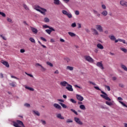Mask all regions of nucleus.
<instances>
[{
	"label": "nucleus",
	"mask_w": 127,
	"mask_h": 127,
	"mask_svg": "<svg viewBox=\"0 0 127 127\" xmlns=\"http://www.w3.org/2000/svg\"><path fill=\"white\" fill-rule=\"evenodd\" d=\"M101 14L104 15V16H107L108 15V11L107 10H104L102 13Z\"/></svg>",
	"instance_id": "5701e85b"
},
{
	"label": "nucleus",
	"mask_w": 127,
	"mask_h": 127,
	"mask_svg": "<svg viewBox=\"0 0 127 127\" xmlns=\"http://www.w3.org/2000/svg\"><path fill=\"white\" fill-rule=\"evenodd\" d=\"M96 28L97 30H98L99 32H103L104 30H103V27L100 25H96Z\"/></svg>",
	"instance_id": "39448f33"
},
{
	"label": "nucleus",
	"mask_w": 127,
	"mask_h": 127,
	"mask_svg": "<svg viewBox=\"0 0 127 127\" xmlns=\"http://www.w3.org/2000/svg\"><path fill=\"white\" fill-rule=\"evenodd\" d=\"M64 60L67 62V63H69V62H70V59H69V58H65Z\"/></svg>",
	"instance_id": "49530a36"
},
{
	"label": "nucleus",
	"mask_w": 127,
	"mask_h": 127,
	"mask_svg": "<svg viewBox=\"0 0 127 127\" xmlns=\"http://www.w3.org/2000/svg\"><path fill=\"white\" fill-rule=\"evenodd\" d=\"M11 78H14V79H16V80H19V78H18L16 76H14L13 75H11Z\"/></svg>",
	"instance_id": "13d9d810"
},
{
	"label": "nucleus",
	"mask_w": 127,
	"mask_h": 127,
	"mask_svg": "<svg viewBox=\"0 0 127 127\" xmlns=\"http://www.w3.org/2000/svg\"><path fill=\"white\" fill-rule=\"evenodd\" d=\"M105 88H107L108 91H111V87L108 85H105Z\"/></svg>",
	"instance_id": "603ef678"
},
{
	"label": "nucleus",
	"mask_w": 127,
	"mask_h": 127,
	"mask_svg": "<svg viewBox=\"0 0 127 127\" xmlns=\"http://www.w3.org/2000/svg\"><path fill=\"white\" fill-rule=\"evenodd\" d=\"M9 86H11V87H16V85L14 84V82H12L11 83H9Z\"/></svg>",
	"instance_id": "cd10ccee"
},
{
	"label": "nucleus",
	"mask_w": 127,
	"mask_h": 127,
	"mask_svg": "<svg viewBox=\"0 0 127 127\" xmlns=\"http://www.w3.org/2000/svg\"><path fill=\"white\" fill-rule=\"evenodd\" d=\"M66 124H69V123H73V121L71 119H67L66 121Z\"/></svg>",
	"instance_id": "a19ab883"
},
{
	"label": "nucleus",
	"mask_w": 127,
	"mask_h": 127,
	"mask_svg": "<svg viewBox=\"0 0 127 127\" xmlns=\"http://www.w3.org/2000/svg\"><path fill=\"white\" fill-rule=\"evenodd\" d=\"M88 83H90L92 85H93V86H96V83H95L94 82H93L92 81H89Z\"/></svg>",
	"instance_id": "680f3d73"
},
{
	"label": "nucleus",
	"mask_w": 127,
	"mask_h": 127,
	"mask_svg": "<svg viewBox=\"0 0 127 127\" xmlns=\"http://www.w3.org/2000/svg\"><path fill=\"white\" fill-rule=\"evenodd\" d=\"M20 52L21 53H24L25 52V50L24 49H21Z\"/></svg>",
	"instance_id": "e2e57ef3"
},
{
	"label": "nucleus",
	"mask_w": 127,
	"mask_h": 127,
	"mask_svg": "<svg viewBox=\"0 0 127 127\" xmlns=\"http://www.w3.org/2000/svg\"><path fill=\"white\" fill-rule=\"evenodd\" d=\"M101 93L103 94H101L100 96L103 98V99H105V100H106V101H111L112 100L111 98H110L109 97H108V94L106 93V92L101 91Z\"/></svg>",
	"instance_id": "f257e3e1"
},
{
	"label": "nucleus",
	"mask_w": 127,
	"mask_h": 127,
	"mask_svg": "<svg viewBox=\"0 0 127 127\" xmlns=\"http://www.w3.org/2000/svg\"><path fill=\"white\" fill-rule=\"evenodd\" d=\"M126 3V1L124 0H122L120 1V4L122 5L123 6H125V4Z\"/></svg>",
	"instance_id": "f704fd0d"
},
{
	"label": "nucleus",
	"mask_w": 127,
	"mask_h": 127,
	"mask_svg": "<svg viewBox=\"0 0 127 127\" xmlns=\"http://www.w3.org/2000/svg\"><path fill=\"white\" fill-rule=\"evenodd\" d=\"M41 122L42 125H46V121H44L43 120H41Z\"/></svg>",
	"instance_id": "8fccbe9b"
},
{
	"label": "nucleus",
	"mask_w": 127,
	"mask_h": 127,
	"mask_svg": "<svg viewBox=\"0 0 127 127\" xmlns=\"http://www.w3.org/2000/svg\"><path fill=\"white\" fill-rule=\"evenodd\" d=\"M77 25H78V28H81V27H82L81 25V24L80 23H77Z\"/></svg>",
	"instance_id": "338daca9"
},
{
	"label": "nucleus",
	"mask_w": 127,
	"mask_h": 127,
	"mask_svg": "<svg viewBox=\"0 0 127 127\" xmlns=\"http://www.w3.org/2000/svg\"><path fill=\"white\" fill-rule=\"evenodd\" d=\"M57 118H58V119H60V120H64V117L62 116L61 114H58L57 115Z\"/></svg>",
	"instance_id": "2eb2a0df"
},
{
	"label": "nucleus",
	"mask_w": 127,
	"mask_h": 127,
	"mask_svg": "<svg viewBox=\"0 0 127 127\" xmlns=\"http://www.w3.org/2000/svg\"><path fill=\"white\" fill-rule=\"evenodd\" d=\"M106 105H108V106H110V107H111V106H113V103L111 102L106 101Z\"/></svg>",
	"instance_id": "7c9ffc66"
},
{
	"label": "nucleus",
	"mask_w": 127,
	"mask_h": 127,
	"mask_svg": "<svg viewBox=\"0 0 127 127\" xmlns=\"http://www.w3.org/2000/svg\"><path fill=\"white\" fill-rule=\"evenodd\" d=\"M75 14H76V15H79V14H80V12L78 10H76L75 11Z\"/></svg>",
	"instance_id": "6e6d98bb"
},
{
	"label": "nucleus",
	"mask_w": 127,
	"mask_h": 127,
	"mask_svg": "<svg viewBox=\"0 0 127 127\" xmlns=\"http://www.w3.org/2000/svg\"><path fill=\"white\" fill-rule=\"evenodd\" d=\"M109 37L110 38L111 40L113 41H115V40L116 39V37H115L114 35L109 36Z\"/></svg>",
	"instance_id": "aec40b11"
},
{
	"label": "nucleus",
	"mask_w": 127,
	"mask_h": 127,
	"mask_svg": "<svg viewBox=\"0 0 127 127\" xmlns=\"http://www.w3.org/2000/svg\"><path fill=\"white\" fill-rule=\"evenodd\" d=\"M23 7L25 8V9H26V10H29V8H28V7L27 6V5H26V4H23Z\"/></svg>",
	"instance_id": "c85d7f7f"
},
{
	"label": "nucleus",
	"mask_w": 127,
	"mask_h": 127,
	"mask_svg": "<svg viewBox=\"0 0 127 127\" xmlns=\"http://www.w3.org/2000/svg\"><path fill=\"white\" fill-rule=\"evenodd\" d=\"M66 69H67L68 70H70V71H72V70L74 69V68L72 66H67L66 67Z\"/></svg>",
	"instance_id": "c756f323"
},
{
	"label": "nucleus",
	"mask_w": 127,
	"mask_h": 127,
	"mask_svg": "<svg viewBox=\"0 0 127 127\" xmlns=\"http://www.w3.org/2000/svg\"><path fill=\"white\" fill-rule=\"evenodd\" d=\"M54 3L55 4H57V5H59V4H60V0H54Z\"/></svg>",
	"instance_id": "6ab92c4d"
},
{
	"label": "nucleus",
	"mask_w": 127,
	"mask_h": 127,
	"mask_svg": "<svg viewBox=\"0 0 127 127\" xmlns=\"http://www.w3.org/2000/svg\"><path fill=\"white\" fill-rule=\"evenodd\" d=\"M74 120L75 123L78 124V125H80V126H82V125H83V122H81L80 119H79L78 118L74 117Z\"/></svg>",
	"instance_id": "7ed1b4c3"
},
{
	"label": "nucleus",
	"mask_w": 127,
	"mask_h": 127,
	"mask_svg": "<svg viewBox=\"0 0 127 127\" xmlns=\"http://www.w3.org/2000/svg\"><path fill=\"white\" fill-rule=\"evenodd\" d=\"M43 27H44V28H49V27H50V26H49L47 25H44L43 26Z\"/></svg>",
	"instance_id": "5fc2aeb1"
},
{
	"label": "nucleus",
	"mask_w": 127,
	"mask_h": 127,
	"mask_svg": "<svg viewBox=\"0 0 127 127\" xmlns=\"http://www.w3.org/2000/svg\"><path fill=\"white\" fill-rule=\"evenodd\" d=\"M40 8H42V7H41L40 6H36L35 7V9L36 10H37V11H39V10H40Z\"/></svg>",
	"instance_id": "a878e982"
},
{
	"label": "nucleus",
	"mask_w": 127,
	"mask_h": 127,
	"mask_svg": "<svg viewBox=\"0 0 127 127\" xmlns=\"http://www.w3.org/2000/svg\"><path fill=\"white\" fill-rule=\"evenodd\" d=\"M79 108L80 109H81V110H83V111H85V110H86V107H85V105H80L79 106Z\"/></svg>",
	"instance_id": "b1692460"
},
{
	"label": "nucleus",
	"mask_w": 127,
	"mask_h": 127,
	"mask_svg": "<svg viewBox=\"0 0 127 127\" xmlns=\"http://www.w3.org/2000/svg\"><path fill=\"white\" fill-rule=\"evenodd\" d=\"M102 7L103 9H106V5L105 4H102Z\"/></svg>",
	"instance_id": "0e129e2a"
},
{
	"label": "nucleus",
	"mask_w": 127,
	"mask_h": 127,
	"mask_svg": "<svg viewBox=\"0 0 127 127\" xmlns=\"http://www.w3.org/2000/svg\"><path fill=\"white\" fill-rule=\"evenodd\" d=\"M68 82L64 81H62L60 83V85L61 86H63V87H66V85H68Z\"/></svg>",
	"instance_id": "4468645a"
},
{
	"label": "nucleus",
	"mask_w": 127,
	"mask_h": 127,
	"mask_svg": "<svg viewBox=\"0 0 127 127\" xmlns=\"http://www.w3.org/2000/svg\"><path fill=\"white\" fill-rule=\"evenodd\" d=\"M54 107L55 108V109H57V110H62V107H61V106H60L59 104L57 103H55L54 104Z\"/></svg>",
	"instance_id": "9d476101"
},
{
	"label": "nucleus",
	"mask_w": 127,
	"mask_h": 127,
	"mask_svg": "<svg viewBox=\"0 0 127 127\" xmlns=\"http://www.w3.org/2000/svg\"><path fill=\"white\" fill-rule=\"evenodd\" d=\"M7 21H8V22H12V20H11V19L9 18H7Z\"/></svg>",
	"instance_id": "bf43d9fd"
},
{
	"label": "nucleus",
	"mask_w": 127,
	"mask_h": 127,
	"mask_svg": "<svg viewBox=\"0 0 127 127\" xmlns=\"http://www.w3.org/2000/svg\"><path fill=\"white\" fill-rule=\"evenodd\" d=\"M35 66V67H40V68H41V70L43 71H46V68H44V67H43L42 65L39 64V63L36 64Z\"/></svg>",
	"instance_id": "20e7f679"
},
{
	"label": "nucleus",
	"mask_w": 127,
	"mask_h": 127,
	"mask_svg": "<svg viewBox=\"0 0 127 127\" xmlns=\"http://www.w3.org/2000/svg\"><path fill=\"white\" fill-rule=\"evenodd\" d=\"M66 16H67V17H68V18H72V14H71L70 13L68 12L66 14Z\"/></svg>",
	"instance_id": "2f4dec72"
},
{
	"label": "nucleus",
	"mask_w": 127,
	"mask_h": 127,
	"mask_svg": "<svg viewBox=\"0 0 127 127\" xmlns=\"http://www.w3.org/2000/svg\"><path fill=\"white\" fill-rule=\"evenodd\" d=\"M41 10H39V12L42 13V14H44V15H45L46 11H47V10L46 9H45L44 8H40Z\"/></svg>",
	"instance_id": "6e6552de"
},
{
	"label": "nucleus",
	"mask_w": 127,
	"mask_h": 127,
	"mask_svg": "<svg viewBox=\"0 0 127 127\" xmlns=\"http://www.w3.org/2000/svg\"><path fill=\"white\" fill-rule=\"evenodd\" d=\"M25 89H27V90H29V91H34V89L32 88V87H29L28 86H25Z\"/></svg>",
	"instance_id": "bb28decb"
},
{
	"label": "nucleus",
	"mask_w": 127,
	"mask_h": 127,
	"mask_svg": "<svg viewBox=\"0 0 127 127\" xmlns=\"http://www.w3.org/2000/svg\"><path fill=\"white\" fill-rule=\"evenodd\" d=\"M44 21H45V22H49V21H50L49 18H47V17H45V18H44Z\"/></svg>",
	"instance_id": "37998d69"
},
{
	"label": "nucleus",
	"mask_w": 127,
	"mask_h": 127,
	"mask_svg": "<svg viewBox=\"0 0 127 127\" xmlns=\"http://www.w3.org/2000/svg\"><path fill=\"white\" fill-rule=\"evenodd\" d=\"M1 63L3 64V65H4V66H5V67H6L7 68H9V64H8V62L3 60H1Z\"/></svg>",
	"instance_id": "0eeeda50"
},
{
	"label": "nucleus",
	"mask_w": 127,
	"mask_h": 127,
	"mask_svg": "<svg viewBox=\"0 0 127 127\" xmlns=\"http://www.w3.org/2000/svg\"><path fill=\"white\" fill-rule=\"evenodd\" d=\"M118 41H120V42H123L124 44H127V42L126 43V40H123L122 39H118Z\"/></svg>",
	"instance_id": "393cba45"
},
{
	"label": "nucleus",
	"mask_w": 127,
	"mask_h": 127,
	"mask_svg": "<svg viewBox=\"0 0 127 127\" xmlns=\"http://www.w3.org/2000/svg\"><path fill=\"white\" fill-rule=\"evenodd\" d=\"M47 64L49 65V66H50L51 67H53V64H52L51 63L49 62H47Z\"/></svg>",
	"instance_id": "ea45409f"
},
{
	"label": "nucleus",
	"mask_w": 127,
	"mask_h": 127,
	"mask_svg": "<svg viewBox=\"0 0 127 127\" xmlns=\"http://www.w3.org/2000/svg\"><path fill=\"white\" fill-rule=\"evenodd\" d=\"M0 15H2V16H3V17H5V16H6L5 14L1 11H0Z\"/></svg>",
	"instance_id": "a18cd8bd"
},
{
	"label": "nucleus",
	"mask_w": 127,
	"mask_h": 127,
	"mask_svg": "<svg viewBox=\"0 0 127 127\" xmlns=\"http://www.w3.org/2000/svg\"><path fill=\"white\" fill-rule=\"evenodd\" d=\"M85 60H86V61H88V62H90L91 63H93V62H94V60L92 59V58L89 56H85Z\"/></svg>",
	"instance_id": "f03ea898"
},
{
	"label": "nucleus",
	"mask_w": 127,
	"mask_h": 127,
	"mask_svg": "<svg viewBox=\"0 0 127 127\" xmlns=\"http://www.w3.org/2000/svg\"><path fill=\"white\" fill-rule=\"evenodd\" d=\"M62 13H63V14H64V15H66L68 13L67 11L65 10H62Z\"/></svg>",
	"instance_id": "58836bf2"
},
{
	"label": "nucleus",
	"mask_w": 127,
	"mask_h": 127,
	"mask_svg": "<svg viewBox=\"0 0 127 127\" xmlns=\"http://www.w3.org/2000/svg\"><path fill=\"white\" fill-rule=\"evenodd\" d=\"M71 27H76V23L74 22V23H72L71 25Z\"/></svg>",
	"instance_id": "864d4df0"
},
{
	"label": "nucleus",
	"mask_w": 127,
	"mask_h": 127,
	"mask_svg": "<svg viewBox=\"0 0 127 127\" xmlns=\"http://www.w3.org/2000/svg\"><path fill=\"white\" fill-rule=\"evenodd\" d=\"M85 31H86V32H87V33H89L90 32V30H89V29L88 28H85Z\"/></svg>",
	"instance_id": "69168bd1"
},
{
	"label": "nucleus",
	"mask_w": 127,
	"mask_h": 127,
	"mask_svg": "<svg viewBox=\"0 0 127 127\" xmlns=\"http://www.w3.org/2000/svg\"><path fill=\"white\" fill-rule=\"evenodd\" d=\"M65 89L68 90V91H70L71 92H73V88H72V85L70 84H67V86L65 87Z\"/></svg>",
	"instance_id": "9b49d317"
},
{
	"label": "nucleus",
	"mask_w": 127,
	"mask_h": 127,
	"mask_svg": "<svg viewBox=\"0 0 127 127\" xmlns=\"http://www.w3.org/2000/svg\"><path fill=\"white\" fill-rule=\"evenodd\" d=\"M33 113L38 117H39L40 116V113L37 111L33 110Z\"/></svg>",
	"instance_id": "dca6fc26"
},
{
	"label": "nucleus",
	"mask_w": 127,
	"mask_h": 127,
	"mask_svg": "<svg viewBox=\"0 0 127 127\" xmlns=\"http://www.w3.org/2000/svg\"><path fill=\"white\" fill-rule=\"evenodd\" d=\"M97 47L99 49H104V46L101 44H98L97 45Z\"/></svg>",
	"instance_id": "a211bd4d"
},
{
	"label": "nucleus",
	"mask_w": 127,
	"mask_h": 127,
	"mask_svg": "<svg viewBox=\"0 0 127 127\" xmlns=\"http://www.w3.org/2000/svg\"><path fill=\"white\" fill-rule=\"evenodd\" d=\"M94 88L96 89V90H98V91H102L98 86H94Z\"/></svg>",
	"instance_id": "4d7b16f0"
},
{
	"label": "nucleus",
	"mask_w": 127,
	"mask_h": 127,
	"mask_svg": "<svg viewBox=\"0 0 127 127\" xmlns=\"http://www.w3.org/2000/svg\"><path fill=\"white\" fill-rule=\"evenodd\" d=\"M50 29V31H51V32H52V31H55V29H54V28H53L52 27H50L49 28Z\"/></svg>",
	"instance_id": "de8ad7c7"
},
{
	"label": "nucleus",
	"mask_w": 127,
	"mask_h": 127,
	"mask_svg": "<svg viewBox=\"0 0 127 127\" xmlns=\"http://www.w3.org/2000/svg\"><path fill=\"white\" fill-rule=\"evenodd\" d=\"M60 105H61V106H62V107L64 108V109H66L67 108V105L63 104L62 102H59Z\"/></svg>",
	"instance_id": "412c9836"
},
{
	"label": "nucleus",
	"mask_w": 127,
	"mask_h": 127,
	"mask_svg": "<svg viewBox=\"0 0 127 127\" xmlns=\"http://www.w3.org/2000/svg\"><path fill=\"white\" fill-rule=\"evenodd\" d=\"M91 30L93 32L94 35H99V32L96 30V29L92 28Z\"/></svg>",
	"instance_id": "ddd939ff"
},
{
	"label": "nucleus",
	"mask_w": 127,
	"mask_h": 127,
	"mask_svg": "<svg viewBox=\"0 0 127 127\" xmlns=\"http://www.w3.org/2000/svg\"><path fill=\"white\" fill-rule=\"evenodd\" d=\"M70 101L71 102V103H73V104L77 103V101H76L75 100L73 99V98L70 99Z\"/></svg>",
	"instance_id": "72a5a7b5"
},
{
	"label": "nucleus",
	"mask_w": 127,
	"mask_h": 127,
	"mask_svg": "<svg viewBox=\"0 0 127 127\" xmlns=\"http://www.w3.org/2000/svg\"><path fill=\"white\" fill-rule=\"evenodd\" d=\"M119 86L120 88H125V85L123 83H119Z\"/></svg>",
	"instance_id": "79ce46f5"
},
{
	"label": "nucleus",
	"mask_w": 127,
	"mask_h": 127,
	"mask_svg": "<svg viewBox=\"0 0 127 127\" xmlns=\"http://www.w3.org/2000/svg\"><path fill=\"white\" fill-rule=\"evenodd\" d=\"M121 68L123 69L124 71H127V67L124 64H121Z\"/></svg>",
	"instance_id": "4be33fe9"
},
{
	"label": "nucleus",
	"mask_w": 127,
	"mask_h": 127,
	"mask_svg": "<svg viewBox=\"0 0 127 127\" xmlns=\"http://www.w3.org/2000/svg\"><path fill=\"white\" fill-rule=\"evenodd\" d=\"M120 49H121V50H122V51H123V52H124L125 53H127V49L123 48H120Z\"/></svg>",
	"instance_id": "473e14b6"
},
{
	"label": "nucleus",
	"mask_w": 127,
	"mask_h": 127,
	"mask_svg": "<svg viewBox=\"0 0 127 127\" xmlns=\"http://www.w3.org/2000/svg\"><path fill=\"white\" fill-rule=\"evenodd\" d=\"M30 41L32 42V43H35V40L33 39V38H29Z\"/></svg>",
	"instance_id": "e433bc0d"
},
{
	"label": "nucleus",
	"mask_w": 127,
	"mask_h": 127,
	"mask_svg": "<svg viewBox=\"0 0 127 127\" xmlns=\"http://www.w3.org/2000/svg\"><path fill=\"white\" fill-rule=\"evenodd\" d=\"M70 111L71 112H72V113H74V114H75V115H76V116H78V113L76 111H75V110H74V109H70Z\"/></svg>",
	"instance_id": "4c0bfd02"
},
{
	"label": "nucleus",
	"mask_w": 127,
	"mask_h": 127,
	"mask_svg": "<svg viewBox=\"0 0 127 127\" xmlns=\"http://www.w3.org/2000/svg\"><path fill=\"white\" fill-rule=\"evenodd\" d=\"M58 102H61L62 103H64V101L63 99H58Z\"/></svg>",
	"instance_id": "774afa93"
},
{
	"label": "nucleus",
	"mask_w": 127,
	"mask_h": 127,
	"mask_svg": "<svg viewBox=\"0 0 127 127\" xmlns=\"http://www.w3.org/2000/svg\"><path fill=\"white\" fill-rule=\"evenodd\" d=\"M30 28L31 30L32 31V32H33V33H34L35 34H37V32H38V30H37V29L33 27H30Z\"/></svg>",
	"instance_id": "f8f14e48"
},
{
	"label": "nucleus",
	"mask_w": 127,
	"mask_h": 127,
	"mask_svg": "<svg viewBox=\"0 0 127 127\" xmlns=\"http://www.w3.org/2000/svg\"><path fill=\"white\" fill-rule=\"evenodd\" d=\"M46 32H47L48 34H51V32L50 29L46 30Z\"/></svg>",
	"instance_id": "3c124183"
},
{
	"label": "nucleus",
	"mask_w": 127,
	"mask_h": 127,
	"mask_svg": "<svg viewBox=\"0 0 127 127\" xmlns=\"http://www.w3.org/2000/svg\"><path fill=\"white\" fill-rule=\"evenodd\" d=\"M119 103H120V104H121V105H122L123 107H125V108H127V105H126V104H125L123 102L119 101Z\"/></svg>",
	"instance_id": "c9c22d12"
},
{
	"label": "nucleus",
	"mask_w": 127,
	"mask_h": 127,
	"mask_svg": "<svg viewBox=\"0 0 127 127\" xmlns=\"http://www.w3.org/2000/svg\"><path fill=\"white\" fill-rule=\"evenodd\" d=\"M76 99L78 101H80V102H82L84 100V97H83L82 96L79 95V94H76Z\"/></svg>",
	"instance_id": "1a4fd4ad"
},
{
	"label": "nucleus",
	"mask_w": 127,
	"mask_h": 127,
	"mask_svg": "<svg viewBox=\"0 0 127 127\" xmlns=\"http://www.w3.org/2000/svg\"><path fill=\"white\" fill-rule=\"evenodd\" d=\"M102 62H97L96 64V66L97 67H99L100 69H102V70H104V65H103V64H102Z\"/></svg>",
	"instance_id": "423d86ee"
},
{
	"label": "nucleus",
	"mask_w": 127,
	"mask_h": 127,
	"mask_svg": "<svg viewBox=\"0 0 127 127\" xmlns=\"http://www.w3.org/2000/svg\"><path fill=\"white\" fill-rule=\"evenodd\" d=\"M68 34H69V35H70V36H71V37H75V36H76V34L73 33V32H68Z\"/></svg>",
	"instance_id": "f3484780"
},
{
	"label": "nucleus",
	"mask_w": 127,
	"mask_h": 127,
	"mask_svg": "<svg viewBox=\"0 0 127 127\" xmlns=\"http://www.w3.org/2000/svg\"><path fill=\"white\" fill-rule=\"evenodd\" d=\"M0 37H1V38H2V39L3 40H6V38H5V37H4L3 36H2V35H0Z\"/></svg>",
	"instance_id": "052dcab7"
},
{
	"label": "nucleus",
	"mask_w": 127,
	"mask_h": 127,
	"mask_svg": "<svg viewBox=\"0 0 127 127\" xmlns=\"http://www.w3.org/2000/svg\"><path fill=\"white\" fill-rule=\"evenodd\" d=\"M40 39L43 41H45V42H46L47 41V40H46V39L43 38V37H41Z\"/></svg>",
	"instance_id": "09e8293b"
},
{
	"label": "nucleus",
	"mask_w": 127,
	"mask_h": 127,
	"mask_svg": "<svg viewBox=\"0 0 127 127\" xmlns=\"http://www.w3.org/2000/svg\"><path fill=\"white\" fill-rule=\"evenodd\" d=\"M24 106L25 107H26L27 108H30V104H28V103H25Z\"/></svg>",
	"instance_id": "c03bdc74"
}]
</instances>
